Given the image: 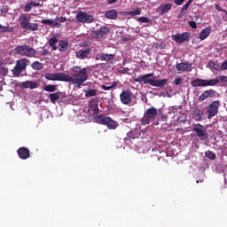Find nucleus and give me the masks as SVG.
Wrapping results in <instances>:
<instances>
[{
    "instance_id": "obj_15",
    "label": "nucleus",
    "mask_w": 227,
    "mask_h": 227,
    "mask_svg": "<svg viewBox=\"0 0 227 227\" xmlns=\"http://www.w3.org/2000/svg\"><path fill=\"white\" fill-rule=\"evenodd\" d=\"M177 72H192V64L189 62H181L176 65Z\"/></svg>"
},
{
    "instance_id": "obj_31",
    "label": "nucleus",
    "mask_w": 227,
    "mask_h": 227,
    "mask_svg": "<svg viewBox=\"0 0 227 227\" xmlns=\"http://www.w3.org/2000/svg\"><path fill=\"white\" fill-rule=\"evenodd\" d=\"M3 33H13V27L0 25V35H3Z\"/></svg>"
},
{
    "instance_id": "obj_49",
    "label": "nucleus",
    "mask_w": 227,
    "mask_h": 227,
    "mask_svg": "<svg viewBox=\"0 0 227 227\" xmlns=\"http://www.w3.org/2000/svg\"><path fill=\"white\" fill-rule=\"evenodd\" d=\"M184 1L185 0H174L175 4H177V6H182L184 4Z\"/></svg>"
},
{
    "instance_id": "obj_43",
    "label": "nucleus",
    "mask_w": 227,
    "mask_h": 227,
    "mask_svg": "<svg viewBox=\"0 0 227 227\" xmlns=\"http://www.w3.org/2000/svg\"><path fill=\"white\" fill-rule=\"evenodd\" d=\"M102 90H105V91H109V90H113L114 88V85L112 86H106V85H101Z\"/></svg>"
},
{
    "instance_id": "obj_28",
    "label": "nucleus",
    "mask_w": 227,
    "mask_h": 227,
    "mask_svg": "<svg viewBox=\"0 0 227 227\" xmlns=\"http://www.w3.org/2000/svg\"><path fill=\"white\" fill-rule=\"evenodd\" d=\"M210 35V28L206 27L200 33V40H205L207 37Z\"/></svg>"
},
{
    "instance_id": "obj_29",
    "label": "nucleus",
    "mask_w": 227,
    "mask_h": 227,
    "mask_svg": "<svg viewBox=\"0 0 227 227\" xmlns=\"http://www.w3.org/2000/svg\"><path fill=\"white\" fill-rule=\"evenodd\" d=\"M48 43L50 47H51L52 51H58V46H56V44L58 43V38L51 37Z\"/></svg>"
},
{
    "instance_id": "obj_48",
    "label": "nucleus",
    "mask_w": 227,
    "mask_h": 227,
    "mask_svg": "<svg viewBox=\"0 0 227 227\" xmlns=\"http://www.w3.org/2000/svg\"><path fill=\"white\" fill-rule=\"evenodd\" d=\"M215 10H217L218 12H223V13H224V12H226V10L221 8V5H219V4H215Z\"/></svg>"
},
{
    "instance_id": "obj_52",
    "label": "nucleus",
    "mask_w": 227,
    "mask_h": 227,
    "mask_svg": "<svg viewBox=\"0 0 227 227\" xmlns=\"http://www.w3.org/2000/svg\"><path fill=\"white\" fill-rule=\"evenodd\" d=\"M30 5H31L32 7H38V6H40V3L30 2Z\"/></svg>"
},
{
    "instance_id": "obj_40",
    "label": "nucleus",
    "mask_w": 227,
    "mask_h": 227,
    "mask_svg": "<svg viewBox=\"0 0 227 227\" xmlns=\"http://www.w3.org/2000/svg\"><path fill=\"white\" fill-rule=\"evenodd\" d=\"M55 20H57L58 22L63 23L67 20V17H63V16L59 17V16H57Z\"/></svg>"
},
{
    "instance_id": "obj_21",
    "label": "nucleus",
    "mask_w": 227,
    "mask_h": 227,
    "mask_svg": "<svg viewBox=\"0 0 227 227\" xmlns=\"http://www.w3.org/2000/svg\"><path fill=\"white\" fill-rule=\"evenodd\" d=\"M20 86H21V88H25L26 90H27V89L36 90V88H38L39 84L36 82L26 81V82H21Z\"/></svg>"
},
{
    "instance_id": "obj_35",
    "label": "nucleus",
    "mask_w": 227,
    "mask_h": 227,
    "mask_svg": "<svg viewBox=\"0 0 227 227\" xmlns=\"http://www.w3.org/2000/svg\"><path fill=\"white\" fill-rule=\"evenodd\" d=\"M208 65L211 68H213V70H219V68H221V66L219 65V63L214 60L209 61Z\"/></svg>"
},
{
    "instance_id": "obj_7",
    "label": "nucleus",
    "mask_w": 227,
    "mask_h": 227,
    "mask_svg": "<svg viewBox=\"0 0 227 227\" xmlns=\"http://www.w3.org/2000/svg\"><path fill=\"white\" fill-rule=\"evenodd\" d=\"M157 114H159L157 108L155 107L148 108L145 112L144 116L141 119L142 125H148L151 121H153V120L157 118Z\"/></svg>"
},
{
    "instance_id": "obj_58",
    "label": "nucleus",
    "mask_w": 227,
    "mask_h": 227,
    "mask_svg": "<svg viewBox=\"0 0 227 227\" xmlns=\"http://www.w3.org/2000/svg\"><path fill=\"white\" fill-rule=\"evenodd\" d=\"M224 13L227 15V11H225Z\"/></svg>"
},
{
    "instance_id": "obj_51",
    "label": "nucleus",
    "mask_w": 227,
    "mask_h": 227,
    "mask_svg": "<svg viewBox=\"0 0 227 227\" xmlns=\"http://www.w3.org/2000/svg\"><path fill=\"white\" fill-rule=\"evenodd\" d=\"M129 67H124L122 70H119V74H129Z\"/></svg>"
},
{
    "instance_id": "obj_10",
    "label": "nucleus",
    "mask_w": 227,
    "mask_h": 227,
    "mask_svg": "<svg viewBox=\"0 0 227 227\" xmlns=\"http://www.w3.org/2000/svg\"><path fill=\"white\" fill-rule=\"evenodd\" d=\"M75 19L78 22H81L82 24H91L95 20V18H93V15H90L87 12L80 11L77 15L75 16Z\"/></svg>"
},
{
    "instance_id": "obj_38",
    "label": "nucleus",
    "mask_w": 227,
    "mask_h": 227,
    "mask_svg": "<svg viewBox=\"0 0 227 227\" xmlns=\"http://www.w3.org/2000/svg\"><path fill=\"white\" fill-rule=\"evenodd\" d=\"M95 95H97L96 90H90L85 91V97H95Z\"/></svg>"
},
{
    "instance_id": "obj_23",
    "label": "nucleus",
    "mask_w": 227,
    "mask_h": 227,
    "mask_svg": "<svg viewBox=\"0 0 227 227\" xmlns=\"http://www.w3.org/2000/svg\"><path fill=\"white\" fill-rule=\"evenodd\" d=\"M127 137L129 139H139L141 137V131L139 129H132L127 134Z\"/></svg>"
},
{
    "instance_id": "obj_24",
    "label": "nucleus",
    "mask_w": 227,
    "mask_h": 227,
    "mask_svg": "<svg viewBox=\"0 0 227 227\" xmlns=\"http://www.w3.org/2000/svg\"><path fill=\"white\" fill-rule=\"evenodd\" d=\"M27 63H29V60L27 59H21L17 61L16 67H18V68H20L21 70L24 71L27 67Z\"/></svg>"
},
{
    "instance_id": "obj_22",
    "label": "nucleus",
    "mask_w": 227,
    "mask_h": 227,
    "mask_svg": "<svg viewBox=\"0 0 227 227\" xmlns=\"http://www.w3.org/2000/svg\"><path fill=\"white\" fill-rule=\"evenodd\" d=\"M105 17L106 19H109L110 20H116V19H118V12H116V10L114 9L107 11L105 13Z\"/></svg>"
},
{
    "instance_id": "obj_25",
    "label": "nucleus",
    "mask_w": 227,
    "mask_h": 227,
    "mask_svg": "<svg viewBox=\"0 0 227 227\" xmlns=\"http://www.w3.org/2000/svg\"><path fill=\"white\" fill-rule=\"evenodd\" d=\"M59 51L60 52H65L66 51H68V42L67 41H59Z\"/></svg>"
},
{
    "instance_id": "obj_47",
    "label": "nucleus",
    "mask_w": 227,
    "mask_h": 227,
    "mask_svg": "<svg viewBox=\"0 0 227 227\" xmlns=\"http://www.w3.org/2000/svg\"><path fill=\"white\" fill-rule=\"evenodd\" d=\"M194 0H188V2L183 6L184 9L189 10V6L193 3Z\"/></svg>"
},
{
    "instance_id": "obj_19",
    "label": "nucleus",
    "mask_w": 227,
    "mask_h": 227,
    "mask_svg": "<svg viewBox=\"0 0 227 227\" xmlns=\"http://www.w3.org/2000/svg\"><path fill=\"white\" fill-rule=\"evenodd\" d=\"M17 152L20 159H22L23 160H26V159H29L30 157L29 149L27 147H20Z\"/></svg>"
},
{
    "instance_id": "obj_42",
    "label": "nucleus",
    "mask_w": 227,
    "mask_h": 227,
    "mask_svg": "<svg viewBox=\"0 0 227 227\" xmlns=\"http://www.w3.org/2000/svg\"><path fill=\"white\" fill-rule=\"evenodd\" d=\"M51 27H61V23L58 21H51Z\"/></svg>"
},
{
    "instance_id": "obj_11",
    "label": "nucleus",
    "mask_w": 227,
    "mask_h": 227,
    "mask_svg": "<svg viewBox=\"0 0 227 227\" xmlns=\"http://www.w3.org/2000/svg\"><path fill=\"white\" fill-rule=\"evenodd\" d=\"M111 33V28L109 27H101L99 29H96L92 31V36L94 38H104V36L109 35Z\"/></svg>"
},
{
    "instance_id": "obj_14",
    "label": "nucleus",
    "mask_w": 227,
    "mask_h": 227,
    "mask_svg": "<svg viewBox=\"0 0 227 227\" xmlns=\"http://www.w3.org/2000/svg\"><path fill=\"white\" fill-rule=\"evenodd\" d=\"M172 9L173 4L163 3L156 9V13H159V15H166V13H168Z\"/></svg>"
},
{
    "instance_id": "obj_56",
    "label": "nucleus",
    "mask_w": 227,
    "mask_h": 227,
    "mask_svg": "<svg viewBox=\"0 0 227 227\" xmlns=\"http://www.w3.org/2000/svg\"><path fill=\"white\" fill-rule=\"evenodd\" d=\"M121 40H122V42H129V40H130V38L127 37V36H123Z\"/></svg>"
},
{
    "instance_id": "obj_3",
    "label": "nucleus",
    "mask_w": 227,
    "mask_h": 227,
    "mask_svg": "<svg viewBox=\"0 0 227 227\" xmlns=\"http://www.w3.org/2000/svg\"><path fill=\"white\" fill-rule=\"evenodd\" d=\"M219 81H222V82H227V76L222 75L219 79L216 78L209 80L196 78L191 81V84L192 88H206L207 86H217V84H219Z\"/></svg>"
},
{
    "instance_id": "obj_57",
    "label": "nucleus",
    "mask_w": 227,
    "mask_h": 227,
    "mask_svg": "<svg viewBox=\"0 0 227 227\" xmlns=\"http://www.w3.org/2000/svg\"><path fill=\"white\" fill-rule=\"evenodd\" d=\"M184 15H185V14L184 12H181V11H180L177 17H178V19H182V17H184Z\"/></svg>"
},
{
    "instance_id": "obj_32",
    "label": "nucleus",
    "mask_w": 227,
    "mask_h": 227,
    "mask_svg": "<svg viewBox=\"0 0 227 227\" xmlns=\"http://www.w3.org/2000/svg\"><path fill=\"white\" fill-rule=\"evenodd\" d=\"M31 67L33 70H42L43 68V64L40 61H35L32 63Z\"/></svg>"
},
{
    "instance_id": "obj_54",
    "label": "nucleus",
    "mask_w": 227,
    "mask_h": 227,
    "mask_svg": "<svg viewBox=\"0 0 227 227\" xmlns=\"http://www.w3.org/2000/svg\"><path fill=\"white\" fill-rule=\"evenodd\" d=\"M180 12L185 15V13H187V9H185V7H182Z\"/></svg>"
},
{
    "instance_id": "obj_41",
    "label": "nucleus",
    "mask_w": 227,
    "mask_h": 227,
    "mask_svg": "<svg viewBox=\"0 0 227 227\" xmlns=\"http://www.w3.org/2000/svg\"><path fill=\"white\" fill-rule=\"evenodd\" d=\"M42 24H45L46 26H52V20H41Z\"/></svg>"
},
{
    "instance_id": "obj_6",
    "label": "nucleus",
    "mask_w": 227,
    "mask_h": 227,
    "mask_svg": "<svg viewBox=\"0 0 227 227\" xmlns=\"http://www.w3.org/2000/svg\"><path fill=\"white\" fill-rule=\"evenodd\" d=\"M13 52L20 56H26V58H35V56H36V50L27 45H18L13 50Z\"/></svg>"
},
{
    "instance_id": "obj_17",
    "label": "nucleus",
    "mask_w": 227,
    "mask_h": 227,
    "mask_svg": "<svg viewBox=\"0 0 227 227\" xmlns=\"http://www.w3.org/2000/svg\"><path fill=\"white\" fill-rule=\"evenodd\" d=\"M115 55L114 54H106V53H99L96 56L97 61H113L114 59Z\"/></svg>"
},
{
    "instance_id": "obj_45",
    "label": "nucleus",
    "mask_w": 227,
    "mask_h": 227,
    "mask_svg": "<svg viewBox=\"0 0 227 227\" xmlns=\"http://www.w3.org/2000/svg\"><path fill=\"white\" fill-rule=\"evenodd\" d=\"M188 24L192 29H196L198 27V25H196L195 21H189Z\"/></svg>"
},
{
    "instance_id": "obj_26",
    "label": "nucleus",
    "mask_w": 227,
    "mask_h": 227,
    "mask_svg": "<svg viewBox=\"0 0 227 227\" xmlns=\"http://www.w3.org/2000/svg\"><path fill=\"white\" fill-rule=\"evenodd\" d=\"M59 93L61 92H55L49 94L48 98H50L51 104H56L58 100H59Z\"/></svg>"
},
{
    "instance_id": "obj_4",
    "label": "nucleus",
    "mask_w": 227,
    "mask_h": 227,
    "mask_svg": "<svg viewBox=\"0 0 227 227\" xmlns=\"http://www.w3.org/2000/svg\"><path fill=\"white\" fill-rule=\"evenodd\" d=\"M95 123H98V125H105L109 129V130H116L120 124L118 121L113 120L111 117L106 114H99L94 117Z\"/></svg>"
},
{
    "instance_id": "obj_5",
    "label": "nucleus",
    "mask_w": 227,
    "mask_h": 227,
    "mask_svg": "<svg viewBox=\"0 0 227 227\" xmlns=\"http://www.w3.org/2000/svg\"><path fill=\"white\" fill-rule=\"evenodd\" d=\"M21 29L25 31H38V23H31V16L29 14L22 13L18 19Z\"/></svg>"
},
{
    "instance_id": "obj_8",
    "label": "nucleus",
    "mask_w": 227,
    "mask_h": 227,
    "mask_svg": "<svg viewBox=\"0 0 227 227\" xmlns=\"http://www.w3.org/2000/svg\"><path fill=\"white\" fill-rule=\"evenodd\" d=\"M219 107H221V101L219 100L213 101L207 106L208 120H212L214 116H217V114H219Z\"/></svg>"
},
{
    "instance_id": "obj_46",
    "label": "nucleus",
    "mask_w": 227,
    "mask_h": 227,
    "mask_svg": "<svg viewBox=\"0 0 227 227\" xmlns=\"http://www.w3.org/2000/svg\"><path fill=\"white\" fill-rule=\"evenodd\" d=\"M155 49H166V44H160V43H155L154 44Z\"/></svg>"
},
{
    "instance_id": "obj_30",
    "label": "nucleus",
    "mask_w": 227,
    "mask_h": 227,
    "mask_svg": "<svg viewBox=\"0 0 227 227\" xmlns=\"http://www.w3.org/2000/svg\"><path fill=\"white\" fill-rule=\"evenodd\" d=\"M193 118L194 120H196V121H201L203 118V111L201 110L193 111Z\"/></svg>"
},
{
    "instance_id": "obj_27",
    "label": "nucleus",
    "mask_w": 227,
    "mask_h": 227,
    "mask_svg": "<svg viewBox=\"0 0 227 227\" xmlns=\"http://www.w3.org/2000/svg\"><path fill=\"white\" fill-rule=\"evenodd\" d=\"M43 91H48V93H54L58 90V85H44L43 87Z\"/></svg>"
},
{
    "instance_id": "obj_13",
    "label": "nucleus",
    "mask_w": 227,
    "mask_h": 227,
    "mask_svg": "<svg viewBox=\"0 0 227 227\" xmlns=\"http://www.w3.org/2000/svg\"><path fill=\"white\" fill-rule=\"evenodd\" d=\"M189 36H191V33L184 32L182 34H176L172 35V40H174L176 43H184L185 42H189Z\"/></svg>"
},
{
    "instance_id": "obj_44",
    "label": "nucleus",
    "mask_w": 227,
    "mask_h": 227,
    "mask_svg": "<svg viewBox=\"0 0 227 227\" xmlns=\"http://www.w3.org/2000/svg\"><path fill=\"white\" fill-rule=\"evenodd\" d=\"M32 5L30 3H28L27 5H25L24 7V12H31V9H32Z\"/></svg>"
},
{
    "instance_id": "obj_39",
    "label": "nucleus",
    "mask_w": 227,
    "mask_h": 227,
    "mask_svg": "<svg viewBox=\"0 0 227 227\" xmlns=\"http://www.w3.org/2000/svg\"><path fill=\"white\" fill-rule=\"evenodd\" d=\"M182 81H184V79H182V78H176L174 80L175 86H180V84H182Z\"/></svg>"
},
{
    "instance_id": "obj_34",
    "label": "nucleus",
    "mask_w": 227,
    "mask_h": 227,
    "mask_svg": "<svg viewBox=\"0 0 227 227\" xmlns=\"http://www.w3.org/2000/svg\"><path fill=\"white\" fill-rule=\"evenodd\" d=\"M22 72H24V70L20 68L17 66H15L12 70V74H13L14 77H19V75H20V74H22Z\"/></svg>"
},
{
    "instance_id": "obj_50",
    "label": "nucleus",
    "mask_w": 227,
    "mask_h": 227,
    "mask_svg": "<svg viewBox=\"0 0 227 227\" xmlns=\"http://www.w3.org/2000/svg\"><path fill=\"white\" fill-rule=\"evenodd\" d=\"M221 69L222 70H227V59L224 62L222 63Z\"/></svg>"
},
{
    "instance_id": "obj_55",
    "label": "nucleus",
    "mask_w": 227,
    "mask_h": 227,
    "mask_svg": "<svg viewBox=\"0 0 227 227\" xmlns=\"http://www.w3.org/2000/svg\"><path fill=\"white\" fill-rule=\"evenodd\" d=\"M118 0H107L108 4H114V3H116Z\"/></svg>"
},
{
    "instance_id": "obj_53",
    "label": "nucleus",
    "mask_w": 227,
    "mask_h": 227,
    "mask_svg": "<svg viewBox=\"0 0 227 227\" xmlns=\"http://www.w3.org/2000/svg\"><path fill=\"white\" fill-rule=\"evenodd\" d=\"M41 56H47L49 54V50H43L40 52Z\"/></svg>"
},
{
    "instance_id": "obj_9",
    "label": "nucleus",
    "mask_w": 227,
    "mask_h": 227,
    "mask_svg": "<svg viewBox=\"0 0 227 227\" xmlns=\"http://www.w3.org/2000/svg\"><path fill=\"white\" fill-rule=\"evenodd\" d=\"M192 131L195 132L197 137H199L200 141H205L208 137L207 128L200 123L193 125Z\"/></svg>"
},
{
    "instance_id": "obj_20",
    "label": "nucleus",
    "mask_w": 227,
    "mask_h": 227,
    "mask_svg": "<svg viewBox=\"0 0 227 227\" xmlns=\"http://www.w3.org/2000/svg\"><path fill=\"white\" fill-rule=\"evenodd\" d=\"M89 107L90 111L93 112V114H98V113H100V109H98V101L95 98H91L89 102Z\"/></svg>"
},
{
    "instance_id": "obj_12",
    "label": "nucleus",
    "mask_w": 227,
    "mask_h": 227,
    "mask_svg": "<svg viewBox=\"0 0 227 227\" xmlns=\"http://www.w3.org/2000/svg\"><path fill=\"white\" fill-rule=\"evenodd\" d=\"M120 99L121 104L129 106L132 102V91L130 90H122L120 94Z\"/></svg>"
},
{
    "instance_id": "obj_16",
    "label": "nucleus",
    "mask_w": 227,
    "mask_h": 227,
    "mask_svg": "<svg viewBox=\"0 0 227 227\" xmlns=\"http://www.w3.org/2000/svg\"><path fill=\"white\" fill-rule=\"evenodd\" d=\"M215 93L216 92L214 89L204 90L203 93L199 97L198 100L199 102H205L207 98H214V97H215Z\"/></svg>"
},
{
    "instance_id": "obj_33",
    "label": "nucleus",
    "mask_w": 227,
    "mask_h": 227,
    "mask_svg": "<svg viewBox=\"0 0 227 227\" xmlns=\"http://www.w3.org/2000/svg\"><path fill=\"white\" fill-rule=\"evenodd\" d=\"M125 15H131V17H136V15H141V9L137 8L134 11H129L124 12Z\"/></svg>"
},
{
    "instance_id": "obj_1",
    "label": "nucleus",
    "mask_w": 227,
    "mask_h": 227,
    "mask_svg": "<svg viewBox=\"0 0 227 227\" xmlns=\"http://www.w3.org/2000/svg\"><path fill=\"white\" fill-rule=\"evenodd\" d=\"M44 79L47 81H61L64 82H71V84H74L78 88H81L82 83L88 81V69L86 67L82 68L79 66H75L72 68L71 76L65 73H46L44 74Z\"/></svg>"
},
{
    "instance_id": "obj_37",
    "label": "nucleus",
    "mask_w": 227,
    "mask_h": 227,
    "mask_svg": "<svg viewBox=\"0 0 227 227\" xmlns=\"http://www.w3.org/2000/svg\"><path fill=\"white\" fill-rule=\"evenodd\" d=\"M137 21L138 22H142L143 24H148V23L152 22V20H150V19H148L146 17H139L137 19Z\"/></svg>"
},
{
    "instance_id": "obj_2",
    "label": "nucleus",
    "mask_w": 227,
    "mask_h": 227,
    "mask_svg": "<svg viewBox=\"0 0 227 227\" xmlns=\"http://www.w3.org/2000/svg\"><path fill=\"white\" fill-rule=\"evenodd\" d=\"M153 77V73L145 74L137 78H134L135 82H144V84H150V86H154L155 88H164L168 84V79L164 78L161 80H157Z\"/></svg>"
},
{
    "instance_id": "obj_36",
    "label": "nucleus",
    "mask_w": 227,
    "mask_h": 227,
    "mask_svg": "<svg viewBox=\"0 0 227 227\" xmlns=\"http://www.w3.org/2000/svg\"><path fill=\"white\" fill-rule=\"evenodd\" d=\"M205 155L207 159H210V160H215V153H214V152L207 151L205 152Z\"/></svg>"
},
{
    "instance_id": "obj_18",
    "label": "nucleus",
    "mask_w": 227,
    "mask_h": 227,
    "mask_svg": "<svg viewBox=\"0 0 227 227\" xmlns=\"http://www.w3.org/2000/svg\"><path fill=\"white\" fill-rule=\"evenodd\" d=\"M91 54V48H87L86 50H79L75 52V56L78 59H86Z\"/></svg>"
}]
</instances>
